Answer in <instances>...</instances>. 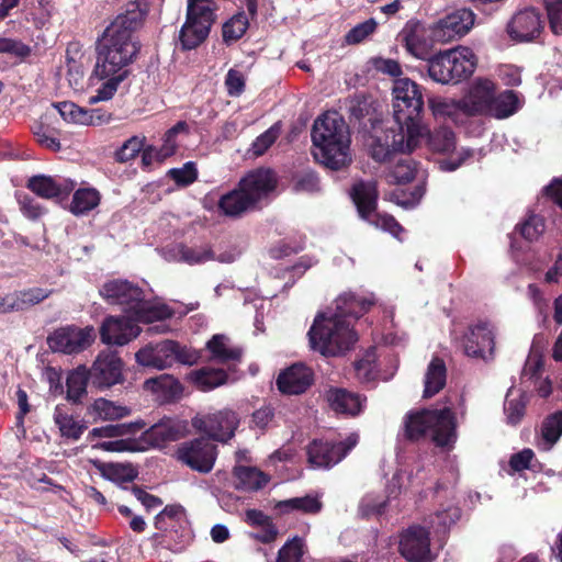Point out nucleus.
I'll list each match as a JSON object with an SVG mask.
<instances>
[{
  "instance_id": "nucleus-60",
  "label": "nucleus",
  "mask_w": 562,
  "mask_h": 562,
  "mask_svg": "<svg viewBox=\"0 0 562 562\" xmlns=\"http://www.w3.org/2000/svg\"><path fill=\"white\" fill-rule=\"evenodd\" d=\"M279 135V128L277 126H272L262 133L260 136L256 138V140L251 145V151L254 156H261L267 151V149L276 142Z\"/></svg>"
},
{
  "instance_id": "nucleus-16",
  "label": "nucleus",
  "mask_w": 562,
  "mask_h": 562,
  "mask_svg": "<svg viewBox=\"0 0 562 562\" xmlns=\"http://www.w3.org/2000/svg\"><path fill=\"white\" fill-rule=\"evenodd\" d=\"M474 24V14L468 9L457 10L439 20L431 29L434 41L446 44L465 35Z\"/></svg>"
},
{
  "instance_id": "nucleus-24",
  "label": "nucleus",
  "mask_w": 562,
  "mask_h": 562,
  "mask_svg": "<svg viewBox=\"0 0 562 562\" xmlns=\"http://www.w3.org/2000/svg\"><path fill=\"white\" fill-rule=\"evenodd\" d=\"M313 383L312 370L303 363H294L286 368L277 379V386L283 394L296 395L304 393Z\"/></svg>"
},
{
  "instance_id": "nucleus-57",
  "label": "nucleus",
  "mask_w": 562,
  "mask_h": 562,
  "mask_svg": "<svg viewBox=\"0 0 562 562\" xmlns=\"http://www.w3.org/2000/svg\"><path fill=\"white\" fill-rule=\"evenodd\" d=\"M519 231L527 240H536L544 232V221L538 215H530L519 225Z\"/></svg>"
},
{
  "instance_id": "nucleus-52",
  "label": "nucleus",
  "mask_w": 562,
  "mask_h": 562,
  "mask_svg": "<svg viewBox=\"0 0 562 562\" xmlns=\"http://www.w3.org/2000/svg\"><path fill=\"white\" fill-rule=\"evenodd\" d=\"M249 22L245 13L235 14L223 25V38L225 42L239 40L248 29Z\"/></svg>"
},
{
  "instance_id": "nucleus-3",
  "label": "nucleus",
  "mask_w": 562,
  "mask_h": 562,
  "mask_svg": "<svg viewBox=\"0 0 562 562\" xmlns=\"http://www.w3.org/2000/svg\"><path fill=\"white\" fill-rule=\"evenodd\" d=\"M314 157L329 169L338 170L351 162L350 132L342 116L333 111L318 116L312 130Z\"/></svg>"
},
{
  "instance_id": "nucleus-21",
  "label": "nucleus",
  "mask_w": 562,
  "mask_h": 562,
  "mask_svg": "<svg viewBox=\"0 0 562 562\" xmlns=\"http://www.w3.org/2000/svg\"><path fill=\"white\" fill-rule=\"evenodd\" d=\"M121 359L114 352H101L90 369V379L100 390L109 389L122 382Z\"/></svg>"
},
{
  "instance_id": "nucleus-40",
  "label": "nucleus",
  "mask_w": 562,
  "mask_h": 562,
  "mask_svg": "<svg viewBox=\"0 0 562 562\" xmlns=\"http://www.w3.org/2000/svg\"><path fill=\"white\" fill-rule=\"evenodd\" d=\"M519 108L520 100L518 95L512 90H505L497 95L494 93L487 116L498 120L507 119L515 114Z\"/></svg>"
},
{
  "instance_id": "nucleus-33",
  "label": "nucleus",
  "mask_w": 562,
  "mask_h": 562,
  "mask_svg": "<svg viewBox=\"0 0 562 562\" xmlns=\"http://www.w3.org/2000/svg\"><path fill=\"white\" fill-rule=\"evenodd\" d=\"M144 389L164 402L173 400L182 393L181 384L170 374H160L156 378L147 379L144 382Z\"/></svg>"
},
{
  "instance_id": "nucleus-34",
  "label": "nucleus",
  "mask_w": 562,
  "mask_h": 562,
  "mask_svg": "<svg viewBox=\"0 0 562 562\" xmlns=\"http://www.w3.org/2000/svg\"><path fill=\"white\" fill-rule=\"evenodd\" d=\"M132 314L138 325V323H151L166 319L172 315V312L166 304L151 302L146 299V295L143 293L139 304H135Z\"/></svg>"
},
{
  "instance_id": "nucleus-15",
  "label": "nucleus",
  "mask_w": 562,
  "mask_h": 562,
  "mask_svg": "<svg viewBox=\"0 0 562 562\" xmlns=\"http://www.w3.org/2000/svg\"><path fill=\"white\" fill-rule=\"evenodd\" d=\"M101 341L105 345L124 346L135 339L140 328L132 313L119 316H108L102 322L100 329Z\"/></svg>"
},
{
  "instance_id": "nucleus-27",
  "label": "nucleus",
  "mask_w": 562,
  "mask_h": 562,
  "mask_svg": "<svg viewBox=\"0 0 562 562\" xmlns=\"http://www.w3.org/2000/svg\"><path fill=\"white\" fill-rule=\"evenodd\" d=\"M167 261H180L188 265H202L215 259L210 246L188 247L182 244L171 245L161 249Z\"/></svg>"
},
{
  "instance_id": "nucleus-35",
  "label": "nucleus",
  "mask_w": 562,
  "mask_h": 562,
  "mask_svg": "<svg viewBox=\"0 0 562 562\" xmlns=\"http://www.w3.org/2000/svg\"><path fill=\"white\" fill-rule=\"evenodd\" d=\"M406 50L414 57L425 59L429 53V46L424 31L418 23H408L401 33Z\"/></svg>"
},
{
  "instance_id": "nucleus-32",
  "label": "nucleus",
  "mask_w": 562,
  "mask_h": 562,
  "mask_svg": "<svg viewBox=\"0 0 562 562\" xmlns=\"http://www.w3.org/2000/svg\"><path fill=\"white\" fill-rule=\"evenodd\" d=\"M131 414L127 406L99 397L87 407V415L94 422H112Z\"/></svg>"
},
{
  "instance_id": "nucleus-43",
  "label": "nucleus",
  "mask_w": 562,
  "mask_h": 562,
  "mask_svg": "<svg viewBox=\"0 0 562 562\" xmlns=\"http://www.w3.org/2000/svg\"><path fill=\"white\" fill-rule=\"evenodd\" d=\"M90 378V370L86 366H79L67 375V400L74 403L80 402V400L87 393V383Z\"/></svg>"
},
{
  "instance_id": "nucleus-49",
  "label": "nucleus",
  "mask_w": 562,
  "mask_h": 562,
  "mask_svg": "<svg viewBox=\"0 0 562 562\" xmlns=\"http://www.w3.org/2000/svg\"><path fill=\"white\" fill-rule=\"evenodd\" d=\"M428 146L431 150L448 154L456 148V135L448 127H440L428 136Z\"/></svg>"
},
{
  "instance_id": "nucleus-58",
  "label": "nucleus",
  "mask_w": 562,
  "mask_h": 562,
  "mask_svg": "<svg viewBox=\"0 0 562 562\" xmlns=\"http://www.w3.org/2000/svg\"><path fill=\"white\" fill-rule=\"evenodd\" d=\"M170 178L179 186H189L196 180L198 170L192 161L186 162L181 168L169 170Z\"/></svg>"
},
{
  "instance_id": "nucleus-41",
  "label": "nucleus",
  "mask_w": 562,
  "mask_h": 562,
  "mask_svg": "<svg viewBox=\"0 0 562 562\" xmlns=\"http://www.w3.org/2000/svg\"><path fill=\"white\" fill-rule=\"evenodd\" d=\"M206 346L212 359L221 363L239 360L241 356L240 349L231 346L225 335H214Z\"/></svg>"
},
{
  "instance_id": "nucleus-17",
  "label": "nucleus",
  "mask_w": 562,
  "mask_h": 562,
  "mask_svg": "<svg viewBox=\"0 0 562 562\" xmlns=\"http://www.w3.org/2000/svg\"><path fill=\"white\" fill-rule=\"evenodd\" d=\"M495 330L487 322H479L471 326L463 338V350L467 356L488 360L494 355Z\"/></svg>"
},
{
  "instance_id": "nucleus-18",
  "label": "nucleus",
  "mask_w": 562,
  "mask_h": 562,
  "mask_svg": "<svg viewBox=\"0 0 562 562\" xmlns=\"http://www.w3.org/2000/svg\"><path fill=\"white\" fill-rule=\"evenodd\" d=\"M277 177L270 169L259 168L243 177L238 186L257 209L277 188Z\"/></svg>"
},
{
  "instance_id": "nucleus-42",
  "label": "nucleus",
  "mask_w": 562,
  "mask_h": 562,
  "mask_svg": "<svg viewBox=\"0 0 562 562\" xmlns=\"http://www.w3.org/2000/svg\"><path fill=\"white\" fill-rule=\"evenodd\" d=\"M562 435V411L548 416L541 427V436L537 441L540 450L549 451Z\"/></svg>"
},
{
  "instance_id": "nucleus-47",
  "label": "nucleus",
  "mask_w": 562,
  "mask_h": 562,
  "mask_svg": "<svg viewBox=\"0 0 562 562\" xmlns=\"http://www.w3.org/2000/svg\"><path fill=\"white\" fill-rule=\"evenodd\" d=\"M460 518V509L453 505H448L438 509L429 518V526L435 532H446Z\"/></svg>"
},
{
  "instance_id": "nucleus-14",
  "label": "nucleus",
  "mask_w": 562,
  "mask_h": 562,
  "mask_svg": "<svg viewBox=\"0 0 562 562\" xmlns=\"http://www.w3.org/2000/svg\"><path fill=\"white\" fill-rule=\"evenodd\" d=\"M95 338V330L92 326L83 328L66 326L56 329L47 339L52 350L71 355L87 349Z\"/></svg>"
},
{
  "instance_id": "nucleus-59",
  "label": "nucleus",
  "mask_w": 562,
  "mask_h": 562,
  "mask_svg": "<svg viewBox=\"0 0 562 562\" xmlns=\"http://www.w3.org/2000/svg\"><path fill=\"white\" fill-rule=\"evenodd\" d=\"M544 4L552 32L562 34V0H544Z\"/></svg>"
},
{
  "instance_id": "nucleus-19",
  "label": "nucleus",
  "mask_w": 562,
  "mask_h": 562,
  "mask_svg": "<svg viewBox=\"0 0 562 562\" xmlns=\"http://www.w3.org/2000/svg\"><path fill=\"white\" fill-rule=\"evenodd\" d=\"M495 90L496 86L492 80L486 78L474 79L462 97L468 116H487Z\"/></svg>"
},
{
  "instance_id": "nucleus-53",
  "label": "nucleus",
  "mask_w": 562,
  "mask_h": 562,
  "mask_svg": "<svg viewBox=\"0 0 562 562\" xmlns=\"http://www.w3.org/2000/svg\"><path fill=\"white\" fill-rule=\"evenodd\" d=\"M304 541L294 537L289 540L280 550L277 562H304Z\"/></svg>"
},
{
  "instance_id": "nucleus-46",
  "label": "nucleus",
  "mask_w": 562,
  "mask_h": 562,
  "mask_svg": "<svg viewBox=\"0 0 562 562\" xmlns=\"http://www.w3.org/2000/svg\"><path fill=\"white\" fill-rule=\"evenodd\" d=\"M99 203L100 193L98 190L93 188L78 189L74 193L70 211L75 215H82L97 207Z\"/></svg>"
},
{
  "instance_id": "nucleus-13",
  "label": "nucleus",
  "mask_w": 562,
  "mask_h": 562,
  "mask_svg": "<svg viewBox=\"0 0 562 562\" xmlns=\"http://www.w3.org/2000/svg\"><path fill=\"white\" fill-rule=\"evenodd\" d=\"M238 424L237 415L231 409L192 418V426L198 431L205 434L209 439L222 442H226L234 436Z\"/></svg>"
},
{
  "instance_id": "nucleus-48",
  "label": "nucleus",
  "mask_w": 562,
  "mask_h": 562,
  "mask_svg": "<svg viewBox=\"0 0 562 562\" xmlns=\"http://www.w3.org/2000/svg\"><path fill=\"white\" fill-rule=\"evenodd\" d=\"M525 395L518 391L509 390L504 406L507 423L510 425L520 423L525 414Z\"/></svg>"
},
{
  "instance_id": "nucleus-23",
  "label": "nucleus",
  "mask_w": 562,
  "mask_h": 562,
  "mask_svg": "<svg viewBox=\"0 0 562 562\" xmlns=\"http://www.w3.org/2000/svg\"><path fill=\"white\" fill-rule=\"evenodd\" d=\"M543 29L540 13L533 8L518 11L507 26L509 36L518 42L536 40Z\"/></svg>"
},
{
  "instance_id": "nucleus-11",
  "label": "nucleus",
  "mask_w": 562,
  "mask_h": 562,
  "mask_svg": "<svg viewBox=\"0 0 562 562\" xmlns=\"http://www.w3.org/2000/svg\"><path fill=\"white\" fill-rule=\"evenodd\" d=\"M176 458L193 471L209 473L214 468L217 450L209 438L200 437L180 443L176 450Z\"/></svg>"
},
{
  "instance_id": "nucleus-9",
  "label": "nucleus",
  "mask_w": 562,
  "mask_h": 562,
  "mask_svg": "<svg viewBox=\"0 0 562 562\" xmlns=\"http://www.w3.org/2000/svg\"><path fill=\"white\" fill-rule=\"evenodd\" d=\"M135 358L143 367L164 370L175 362L191 366L196 362L199 356L194 350L182 347L173 340H161L139 349Z\"/></svg>"
},
{
  "instance_id": "nucleus-56",
  "label": "nucleus",
  "mask_w": 562,
  "mask_h": 562,
  "mask_svg": "<svg viewBox=\"0 0 562 562\" xmlns=\"http://www.w3.org/2000/svg\"><path fill=\"white\" fill-rule=\"evenodd\" d=\"M543 369V361L541 355L532 347L524 370H522V379L525 381H535L537 379H540L541 372Z\"/></svg>"
},
{
  "instance_id": "nucleus-38",
  "label": "nucleus",
  "mask_w": 562,
  "mask_h": 562,
  "mask_svg": "<svg viewBox=\"0 0 562 562\" xmlns=\"http://www.w3.org/2000/svg\"><path fill=\"white\" fill-rule=\"evenodd\" d=\"M323 504L317 494H307L303 497H293L280 501L276 504V508L280 513L286 514L292 512H300L303 514H317L321 512Z\"/></svg>"
},
{
  "instance_id": "nucleus-4",
  "label": "nucleus",
  "mask_w": 562,
  "mask_h": 562,
  "mask_svg": "<svg viewBox=\"0 0 562 562\" xmlns=\"http://www.w3.org/2000/svg\"><path fill=\"white\" fill-rule=\"evenodd\" d=\"M423 137L417 130H407L392 120L374 122L366 139L369 155L378 162H384L396 153H409L420 143Z\"/></svg>"
},
{
  "instance_id": "nucleus-31",
  "label": "nucleus",
  "mask_w": 562,
  "mask_h": 562,
  "mask_svg": "<svg viewBox=\"0 0 562 562\" xmlns=\"http://www.w3.org/2000/svg\"><path fill=\"white\" fill-rule=\"evenodd\" d=\"M217 205L222 214L234 218L240 217L247 212L256 210L239 186L223 194L218 200Z\"/></svg>"
},
{
  "instance_id": "nucleus-26",
  "label": "nucleus",
  "mask_w": 562,
  "mask_h": 562,
  "mask_svg": "<svg viewBox=\"0 0 562 562\" xmlns=\"http://www.w3.org/2000/svg\"><path fill=\"white\" fill-rule=\"evenodd\" d=\"M189 434V424L184 419L165 417L146 431V438L155 446L178 440Z\"/></svg>"
},
{
  "instance_id": "nucleus-44",
  "label": "nucleus",
  "mask_w": 562,
  "mask_h": 562,
  "mask_svg": "<svg viewBox=\"0 0 562 562\" xmlns=\"http://www.w3.org/2000/svg\"><path fill=\"white\" fill-rule=\"evenodd\" d=\"M49 294L50 291L41 288H33L10 293L9 300L11 311H23L29 308L30 306L38 304L47 299Z\"/></svg>"
},
{
  "instance_id": "nucleus-29",
  "label": "nucleus",
  "mask_w": 562,
  "mask_h": 562,
  "mask_svg": "<svg viewBox=\"0 0 562 562\" xmlns=\"http://www.w3.org/2000/svg\"><path fill=\"white\" fill-rule=\"evenodd\" d=\"M326 398L333 411L350 416H356L361 413L366 404V398L338 387L328 390Z\"/></svg>"
},
{
  "instance_id": "nucleus-10",
  "label": "nucleus",
  "mask_w": 562,
  "mask_h": 562,
  "mask_svg": "<svg viewBox=\"0 0 562 562\" xmlns=\"http://www.w3.org/2000/svg\"><path fill=\"white\" fill-rule=\"evenodd\" d=\"M352 200L358 209L359 215L373 224L375 227L391 233L393 236L398 237L403 231L401 225L395 218L387 214H380L375 212L378 191L375 182H357L352 188Z\"/></svg>"
},
{
  "instance_id": "nucleus-20",
  "label": "nucleus",
  "mask_w": 562,
  "mask_h": 562,
  "mask_svg": "<svg viewBox=\"0 0 562 562\" xmlns=\"http://www.w3.org/2000/svg\"><path fill=\"white\" fill-rule=\"evenodd\" d=\"M400 552L408 562H429L431 560L428 531L414 525L402 532Z\"/></svg>"
},
{
  "instance_id": "nucleus-45",
  "label": "nucleus",
  "mask_w": 562,
  "mask_h": 562,
  "mask_svg": "<svg viewBox=\"0 0 562 562\" xmlns=\"http://www.w3.org/2000/svg\"><path fill=\"white\" fill-rule=\"evenodd\" d=\"M191 381L201 391H210L227 381V374L222 369L203 368L190 373Z\"/></svg>"
},
{
  "instance_id": "nucleus-37",
  "label": "nucleus",
  "mask_w": 562,
  "mask_h": 562,
  "mask_svg": "<svg viewBox=\"0 0 562 562\" xmlns=\"http://www.w3.org/2000/svg\"><path fill=\"white\" fill-rule=\"evenodd\" d=\"M54 423L58 427L60 436L71 440H78L87 428L83 420L69 415L64 406H56Z\"/></svg>"
},
{
  "instance_id": "nucleus-62",
  "label": "nucleus",
  "mask_w": 562,
  "mask_h": 562,
  "mask_svg": "<svg viewBox=\"0 0 562 562\" xmlns=\"http://www.w3.org/2000/svg\"><path fill=\"white\" fill-rule=\"evenodd\" d=\"M225 87L231 97L240 95L245 89V75L238 69H229L225 77Z\"/></svg>"
},
{
  "instance_id": "nucleus-6",
  "label": "nucleus",
  "mask_w": 562,
  "mask_h": 562,
  "mask_svg": "<svg viewBox=\"0 0 562 562\" xmlns=\"http://www.w3.org/2000/svg\"><path fill=\"white\" fill-rule=\"evenodd\" d=\"M476 65L477 58L473 50L467 46H459L429 58L428 75L438 83L459 82L470 77Z\"/></svg>"
},
{
  "instance_id": "nucleus-63",
  "label": "nucleus",
  "mask_w": 562,
  "mask_h": 562,
  "mask_svg": "<svg viewBox=\"0 0 562 562\" xmlns=\"http://www.w3.org/2000/svg\"><path fill=\"white\" fill-rule=\"evenodd\" d=\"M474 156V150L461 148L456 157H449L439 161V168L442 171H454L461 167L467 160Z\"/></svg>"
},
{
  "instance_id": "nucleus-22",
  "label": "nucleus",
  "mask_w": 562,
  "mask_h": 562,
  "mask_svg": "<svg viewBox=\"0 0 562 562\" xmlns=\"http://www.w3.org/2000/svg\"><path fill=\"white\" fill-rule=\"evenodd\" d=\"M143 290L127 280H110L100 289V295L113 305L124 306L125 313H133L135 304H139Z\"/></svg>"
},
{
  "instance_id": "nucleus-64",
  "label": "nucleus",
  "mask_w": 562,
  "mask_h": 562,
  "mask_svg": "<svg viewBox=\"0 0 562 562\" xmlns=\"http://www.w3.org/2000/svg\"><path fill=\"white\" fill-rule=\"evenodd\" d=\"M143 138L133 136L127 139L122 147L117 150L116 157L120 161H127L133 159L143 148Z\"/></svg>"
},
{
  "instance_id": "nucleus-25",
  "label": "nucleus",
  "mask_w": 562,
  "mask_h": 562,
  "mask_svg": "<svg viewBox=\"0 0 562 562\" xmlns=\"http://www.w3.org/2000/svg\"><path fill=\"white\" fill-rule=\"evenodd\" d=\"M54 108L67 123L81 125H101L109 122L110 115L99 109L87 110L74 102L55 103Z\"/></svg>"
},
{
  "instance_id": "nucleus-1",
  "label": "nucleus",
  "mask_w": 562,
  "mask_h": 562,
  "mask_svg": "<svg viewBox=\"0 0 562 562\" xmlns=\"http://www.w3.org/2000/svg\"><path fill=\"white\" fill-rule=\"evenodd\" d=\"M145 15V9L138 3H131L103 32L90 77L91 85L95 80L103 82L95 90V94L89 98V104L111 100L119 85L127 77V67L139 50L136 31L143 25Z\"/></svg>"
},
{
  "instance_id": "nucleus-7",
  "label": "nucleus",
  "mask_w": 562,
  "mask_h": 562,
  "mask_svg": "<svg viewBox=\"0 0 562 562\" xmlns=\"http://www.w3.org/2000/svg\"><path fill=\"white\" fill-rule=\"evenodd\" d=\"M392 94L393 117L391 120L407 130L413 128L414 125L417 135L424 137L426 130L419 120L424 100L419 86L408 78H397L394 80Z\"/></svg>"
},
{
  "instance_id": "nucleus-50",
  "label": "nucleus",
  "mask_w": 562,
  "mask_h": 562,
  "mask_svg": "<svg viewBox=\"0 0 562 562\" xmlns=\"http://www.w3.org/2000/svg\"><path fill=\"white\" fill-rule=\"evenodd\" d=\"M131 425L117 424L106 425L102 427L93 428L89 431L87 440L92 445L98 442L99 439H114L128 435Z\"/></svg>"
},
{
  "instance_id": "nucleus-12",
  "label": "nucleus",
  "mask_w": 562,
  "mask_h": 562,
  "mask_svg": "<svg viewBox=\"0 0 562 562\" xmlns=\"http://www.w3.org/2000/svg\"><path fill=\"white\" fill-rule=\"evenodd\" d=\"M358 435L351 434L345 441L333 443L314 440L307 447L308 462L314 468L328 469L340 462L356 447Z\"/></svg>"
},
{
  "instance_id": "nucleus-5",
  "label": "nucleus",
  "mask_w": 562,
  "mask_h": 562,
  "mask_svg": "<svg viewBox=\"0 0 562 562\" xmlns=\"http://www.w3.org/2000/svg\"><path fill=\"white\" fill-rule=\"evenodd\" d=\"M405 431L411 439L430 432L439 447L450 449L456 441V422L449 408L411 413L405 419Z\"/></svg>"
},
{
  "instance_id": "nucleus-51",
  "label": "nucleus",
  "mask_w": 562,
  "mask_h": 562,
  "mask_svg": "<svg viewBox=\"0 0 562 562\" xmlns=\"http://www.w3.org/2000/svg\"><path fill=\"white\" fill-rule=\"evenodd\" d=\"M417 172V164L412 158L400 159L391 169L389 177L392 182L407 183Z\"/></svg>"
},
{
  "instance_id": "nucleus-54",
  "label": "nucleus",
  "mask_w": 562,
  "mask_h": 562,
  "mask_svg": "<svg viewBox=\"0 0 562 562\" xmlns=\"http://www.w3.org/2000/svg\"><path fill=\"white\" fill-rule=\"evenodd\" d=\"M103 474L111 481L127 483L136 477L137 472L131 465L110 463L103 465Z\"/></svg>"
},
{
  "instance_id": "nucleus-36",
  "label": "nucleus",
  "mask_w": 562,
  "mask_h": 562,
  "mask_svg": "<svg viewBox=\"0 0 562 562\" xmlns=\"http://www.w3.org/2000/svg\"><path fill=\"white\" fill-rule=\"evenodd\" d=\"M447 380L445 362L434 358L427 367L424 378V397H431L443 389Z\"/></svg>"
},
{
  "instance_id": "nucleus-39",
  "label": "nucleus",
  "mask_w": 562,
  "mask_h": 562,
  "mask_svg": "<svg viewBox=\"0 0 562 562\" xmlns=\"http://www.w3.org/2000/svg\"><path fill=\"white\" fill-rule=\"evenodd\" d=\"M234 476L236 487L244 491H257L268 483V476L254 467L237 465Z\"/></svg>"
},
{
  "instance_id": "nucleus-55",
  "label": "nucleus",
  "mask_w": 562,
  "mask_h": 562,
  "mask_svg": "<svg viewBox=\"0 0 562 562\" xmlns=\"http://www.w3.org/2000/svg\"><path fill=\"white\" fill-rule=\"evenodd\" d=\"M180 133H188V125L186 122H178L175 126L168 130L164 136V144L157 153L159 159L171 156L177 148L176 136Z\"/></svg>"
},
{
  "instance_id": "nucleus-30",
  "label": "nucleus",
  "mask_w": 562,
  "mask_h": 562,
  "mask_svg": "<svg viewBox=\"0 0 562 562\" xmlns=\"http://www.w3.org/2000/svg\"><path fill=\"white\" fill-rule=\"evenodd\" d=\"M27 188L41 198L55 199L67 195L74 189V182L41 175L32 177Z\"/></svg>"
},
{
  "instance_id": "nucleus-61",
  "label": "nucleus",
  "mask_w": 562,
  "mask_h": 562,
  "mask_svg": "<svg viewBox=\"0 0 562 562\" xmlns=\"http://www.w3.org/2000/svg\"><path fill=\"white\" fill-rule=\"evenodd\" d=\"M376 23L373 19L367 20L352 27L346 35L348 44H358L374 32Z\"/></svg>"
},
{
  "instance_id": "nucleus-28",
  "label": "nucleus",
  "mask_w": 562,
  "mask_h": 562,
  "mask_svg": "<svg viewBox=\"0 0 562 562\" xmlns=\"http://www.w3.org/2000/svg\"><path fill=\"white\" fill-rule=\"evenodd\" d=\"M428 105L436 119L450 120L457 125H463L469 120L462 98L456 100L445 97H432L428 100Z\"/></svg>"
},
{
  "instance_id": "nucleus-8",
  "label": "nucleus",
  "mask_w": 562,
  "mask_h": 562,
  "mask_svg": "<svg viewBox=\"0 0 562 562\" xmlns=\"http://www.w3.org/2000/svg\"><path fill=\"white\" fill-rule=\"evenodd\" d=\"M216 9V0H188L187 19L179 32L183 49H193L205 41L215 21Z\"/></svg>"
},
{
  "instance_id": "nucleus-2",
  "label": "nucleus",
  "mask_w": 562,
  "mask_h": 562,
  "mask_svg": "<svg viewBox=\"0 0 562 562\" xmlns=\"http://www.w3.org/2000/svg\"><path fill=\"white\" fill-rule=\"evenodd\" d=\"M373 304V299L344 293L335 301V311L318 314L308 330L313 350L326 357L342 355L357 341L347 317L358 318Z\"/></svg>"
}]
</instances>
